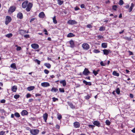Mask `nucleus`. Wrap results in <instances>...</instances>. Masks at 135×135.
Listing matches in <instances>:
<instances>
[{
    "label": "nucleus",
    "mask_w": 135,
    "mask_h": 135,
    "mask_svg": "<svg viewBox=\"0 0 135 135\" xmlns=\"http://www.w3.org/2000/svg\"><path fill=\"white\" fill-rule=\"evenodd\" d=\"M10 67L11 68H13V69H16V65L15 63L12 64L11 65Z\"/></svg>",
    "instance_id": "26"
},
{
    "label": "nucleus",
    "mask_w": 135,
    "mask_h": 135,
    "mask_svg": "<svg viewBox=\"0 0 135 135\" xmlns=\"http://www.w3.org/2000/svg\"><path fill=\"white\" fill-rule=\"evenodd\" d=\"M134 6V4L132 3L131 4V5L130 8H129L128 11L129 12H131Z\"/></svg>",
    "instance_id": "21"
},
{
    "label": "nucleus",
    "mask_w": 135,
    "mask_h": 135,
    "mask_svg": "<svg viewBox=\"0 0 135 135\" xmlns=\"http://www.w3.org/2000/svg\"><path fill=\"white\" fill-rule=\"evenodd\" d=\"M30 120L32 121H35L36 120V118L34 117H31L30 118Z\"/></svg>",
    "instance_id": "55"
},
{
    "label": "nucleus",
    "mask_w": 135,
    "mask_h": 135,
    "mask_svg": "<svg viewBox=\"0 0 135 135\" xmlns=\"http://www.w3.org/2000/svg\"><path fill=\"white\" fill-rule=\"evenodd\" d=\"M82 47L85 50H87L90 48L89 45L87 43H84L82 44Z\"/></svg>",
    "instance_id": "6"
},
{
    "label": "nucleus",
    "mask_w": 135,
    "mask_h": 135,
    "mask_svg": "<svg viewBox=\"0 0 135 135\" xmlns=\"http://www.w3.org/2000/svg\"><path fill=\"white\" fill-rule=\"evenodd\" d=\"M115 91L116 93L118 95L120 94V90L119 88H117Z\"/></svg>",
    "instance_id": "35"
},
{
    "label": "nucleus",
    "mask_w": 135,
    "mask_h": 135,
    "mask_svg": "<svg viewBox=\"0 0 135 135\" xmlns=\"http://www.w3.org/2000/svg\"><path fill=\"white\" fill-rule=\"evenodd\" d=\"M86 27L87 28H92V26L90 24H88V25H87Z\"/></svg>",
    "instance_id": "53"
},
{
    "label": "nucleus",
    "mask_w": 135,
    "mask_h": 135,
    "mask_svg": "<svg viewBox=\"0 0 135 135\" xmlns=\"http://www.w3.org/2000/svg\"><path fill=\"white\" fill-rule=\"evenodd\" d=\"M93 124L98 127H100V123L98 121H94L93 123Z\"/></svg>",
    "instance_id": "11"
},
{
    "label": "nucleus",
    "mask_w": 135,
    "mask_h": 135,
    "mask_svg": "<svg viewBox=\"0 0 135 135\" xmlns=\"http://www.w3.org/2000/svg\"><path fill=\"white\" fill-rule=\"evenodd\" d=\"M88 126L89 128H91L92 130H93L95 126L94 125H92L91 124H89L88 125Z\"/></svg>",
    "instance_id": "38"
},
{
    "label": "nucleus",
    "mask_w": 135,
    "mask_h": 135,
    "mask_svg": "<svg viewBox=\"0 0 135 135\" xmlns=\"http://www.w3.org/2000/svg\"><path fill=\"white\" fill-rule=\"evenodd\" d=\"M6 102V100L4 99H3L1 100L0 102L2 103H4Z\"/></svg>",
    "instance_id": "54"
},
{
    "label": "nucleus",
    "mask_w": 135,
    "mask_h": 135,
    "mask_svg": "<svg viewBox=\"0 0 135 135\" xmlns=\"http://www.w3.org/2000/svg\"><path fill=\"white\" fill-rule=\"evenodd\" d=\"M68 23L70 24L73 25L76 24L77 22L74 20H69L68 21Z\"/></svg>",
    "instance_id": "15"
},
{
    "label": "nucleus",
    "mask_w": 135,
    "mask_h": 135,
    "mask_svg": "<svg viewBox=\"0 0 135 135\" xmlns=\"http://www.w3.org/2000/svg\"><path fill=\"white\" fill-rule=\"evenodd\" d=\"M31 47L34 49H38L39 47V45L36 44H32L31 45Z\"/></svg>",
    "instance_id": "7"
},
{
    "label": "nucleus",
    "mask_w": 135,
    "mask_h": 135,
    "mask_svg": "<svg viewBox=\"0 0 135 135\" xmlns=\"http://www.w3.org/2000/svg\"><path fill=\"white\" fill-rule=\"evenodd\" d=\"M58 91V89L56 88L55 87H53L52 88L51 91L52 92H56Z\"/></svg>",
    "instance_id": "30"
},
{
    "label": "nucleus",
    "mask_w": 135,
    "mask_h": 135,
    "mask_svg": "<svg viewBox=\"0 0 135 135\" xmlns=\"http://www.w3.org/2000/svg\"><path fill=\"white\" fill-rule=\"evenodd\" d=\"M112 9L114 11H116L117 10V5H114L112 6Z\"/></svg>",
    "instance_id": "40"
},
{
    "label": "nucleus",
    "mask_w": 135,
    "mask_h": 135,
    "mask_svg": "<svg viewBox=\"0 0 135 135\" xmlns=\"http://www.w3.org/2000/svg\"><path fill=\"white\" fill-rule=\"evenodd\" d=\"M83 83L84 84H85L86 85H87V84L88 83V82L86 81V80H83Z\"/></svg>",
    "instance_id": "56"
},
{
    "label": "nucleus",
    "mask_w": 135,
    "mask_h": 135,
    "mask_svg": "<svg viewBox=\"0 0 135 135\" xmlns=\"http://www.w3.org/2000/svg\"><path fill=\"white\" fill-rule=\"evenodd\" d=\"M44 65L49 69H50L51 68V65L49 63H45Z\"/></svg>",
    "instance_id": "29"
},
{
    "label": "nucleus",
    "mask_w": 135,
    "mask_h": 135,
    "mask_svg": "<svg viewBox=\"0 0 135 135\" xmlns=\"http://www.w3.org/2000/svg\"><path fill=\"white\" fill-rule=\"evenodd\" d=\"M35 19V18H31L30 20V22H32L34 21Z\"/></svg>",
    "instance_id": "64"
},
{
    "label": "nucleus",
    "mask_w": 135,
    "mask_h": 135,
    "mask_svg": "<svg viewBox=\"0 0 135 135\" xmlns=\"http://www.w3.org/2000/svg\"><path fill=\"white\" fill-rule=\"evenodd\" d=\"M44 31L45 32V34L46 35H48V34L47 33V30L46 29H45L44 30Z\"/></svg>",
    "instance_id": "63"
},
{
    "label": "nucleus",
    "mask_w": 135,
    "mask_h": 135,
    "mask_svg": "<svg viewBox=\"0 0 135 135\" xmlns=\"http://www.w3.org/2000/svg\"><path fill=\"white\" fill-rule=\"evenodd\" d=\"M125 38L127 40L129 41H130L131 40V37H126Z\"/></svg>",
    "instance_id": "51"
},
{
    "label": "nucleus",
    "mask_w": 135,
    "mask_h": 135,
    "mask_svg": "<svg viewBox=\"0 0 135 135\" xmlns=\"http://www.w3.org/2000/svg\"><path fill=\"white\" fill-rule=\"evenodd\" d=\"M102 46L104 48H106L107 46V43H103L102 44Z\"/></svg>",
    "instance_id": "28"
},
{
    "label": "nucleus",
    "mask_w": 135,
    "mask_h": 135,
    "mask_svg": "<svg viewBox=\"0 0 135 135\" xmlns=\"http://www.w3.org/2000/svg\"><path fill=\"white\" fill-rule=\"evenodd\" d=\"M59 90L60 92L64 93L65 92V90L64 88H60Z\"/></svg>",
    "instance_id": "47"
},
{
    "label": "nucleus",
    "mask_w": 135,
    "mask_h": 135,
    "mask_svg": "<svg viewBox=\"0 0 135 135\" xmlns=\"http://www.w3.org/2000/svg\"><path fill=\"white\" fill-rule=\"evenodd\" d=\"M105 27L103 26H101L100 27L99 30L100 31H102L105 30Z\"/></svg>",
    "instance_id": "33"
},
{
    "label": "nucleus",
    "mask_w": 135,
    "mask_h": 135,
    "mask_svg": "<svg viewBox=\"0 0 135 135\" xmlns=\"http://www.w3.org/2000/svg\"><path fill=\"white\" fill-rule=\"evenodd\" d=\"M35 62H37L38 64L39 65L40 64V61L38 60L37 59H36L34 60Z\"/></svg>",
    "instance_id": "44"
},
{
    "label": "nucleus",
    "mask_w": 135,
    "mask_h": 135,
    "mask_svg": "<svg viewBox=\"0 0 135 135\" xmlns=\"http://www.w3.org/2000/svg\"><path fill=\"white\" fill-rule=\"evenodd\" d=\"M24 37L26 38H29L30 37V36L29 35H24Z\"/></svg>",
    "instance_id": "58"
},
{
    "label": "nucleus",
    "mask_w": 135,
    "mask_h": 135,
    "mask_svg": "<svg viewBox=\"0 0 135 135\" xmlns=\"http://www.w3.org/2000/svg\"><path fill=\"white\" fill-rule=\"evenodd\" d=\"M44 72V73L46 74H48L49 72V71L47 69H45Z\"/></svg>",
    "instance_id": "49"
},
{
    "label": "nucleus",
    "mask_w": 135,
    "mask_h": 135,
    "mask_svg": "<svg viewBox=\"0 0 135 135\" xmlns=\"http://www.w3.org/2000/svg\"><path fill=\"white\" fill-rule=\"evenodd\" d=\"M85 79H88L89 80H90V76H88L86 77L85 78Z\"/></svg>",
    "instance_id": "60"
},
{
    "label": "nucleus",
    "mask_w": 135,
    "mask_h": 135,
    "mask_svg": "<svg viewBox=\"0 0 135 135\" xmlns=\"http://www.w3.org/2000/svg\"><path fill=\"white\" fill-rule=\"evenodd\" d=\"M13 36V34L11 33L7 34L6 35V36L8 38L11 37Z\"/></svg>",
    "instance_id": "34"
},
{
    "label": "nucleus",
    "mask_w": 135,
    "mask_h": 135,
    "mask_svg": "<svg viewBox=\"0 0 135 135\" xmlns=\"http://www.w3.org/2000/svg\"><path fill=\"white\" fill-rule=\"evenodd\" d=\"M16 9V7L15 6H11L9 9L8 11V13H12L15 11Z\"/></svg>",
    "instance_id": "4"
},
{
    "label": "nucleus",
    "mask_w": 135,
    "mask_h": 135,
    "mask_svg": "<svg viewBox=\"0 0 135 135\" xmlns=\"http://www.w3.org/2000/svg\"><path fill=\"white\" fill-rule=\"evenodd\" d=\"M15 116L16 117L19 118L20 115L19 113L18 112H15L14 114Z\"/></svg>",
    "instance_id": "37"
},
{
    "label": "nucleus",
    "mask_w": 135,
    "mask_h": 135,
    "mask_svg": "<svg viewBox=\"0 0 135 135\" xmlns=\"http://www.w3.org/2000/svg\"><path fill=\"white\" fill-rule=\"evenodd\" d=\"M21 115L22 116L26 115L28 114L27 111L26 110H23L21 113Z\"/></svg>",
    "instance_id": "16"
},
{
    "label": "nucleus",
    "mask_w": 135,
    "mask_h": 135,
    "mask_svg": "<svg viewBox=\"0 0 135 135\" xmlns=\"http://www.w3.org/2000/svg\"><path fill=\"white\" fill-rule=\"evenodd\" d=\"M100 51L97 49H94L93 50V52L95 53H98L100 52Z\"/></svg>",
    "instance_id": "42"
},
{
    "label": "nucleus",
    "mask_w": 135,
    "mask_h": 135,
    "mask_svg": "<svg viewBox=\"0 0 135 135\" xmlns=\"http://www.w3.org/2000/svg\"><path fill=\"white\" fill-rule=\"evenodd\" d=\"M82 73L84 75L87 76L90 74L91 72L88 68H85Z\"/></svg>",
    "instance_id": "3"
},
{
    "label": "nucleus",
    "mask_w": 135,
    "mask_h": 135,
    "mask_svg": "<svg viewBox=\"0 0 135 135\" xmlns=\"http://www.w3.org/2000/svg\"><path fill=\"white\" fill-rule=\"evenodd\" d=\"M11 21V17L8 16H7L6 17L5 23L6 25H7Z\"/></svg>",
    "instance_id": "5"
},
{
    "label": "nucleus",
    "mask_w": 135,
    "mask_h": 135,
    "mask_svg": "<svg viewBox=\"0 0 135 135\" xmlns=\"http://www.w3.org/2000/svg\"><path fill=\"white\" fill-rule=\"evenodd\" d=\"M42 86L44 87H47L50 86L49 83L47 82H44L41 83Z\"/></svg>",
    "instance_id": "8"
},
{
    "label": "nucleus",
    "mask_w": 135,
    "mask_h": 135,
    "mask_svg": "<svg viewBox=\"0 0 135 135\" xmlns=\"http://www.w3.org/2000/svg\"><path fill=\"white\" fill-rule=\"evenodd\" d=\"M69 43L70 44V47H73L74 46V41L73 40H70L69 41Z\"/></svg>",
    "instance_id": "20"
},
{
    "label": "nucleus",
    "mask_w": 135,
    "mask_h": 135,
    "mask_svg": "<svg viewBox=\"0 0 135 135\" xmlns=\"http://www.w3.org/2000/svg\"><path fill=\"white\" fill-rule=\"evenodd\" d=\"M97 37L99 39H102L103 38V36L100 35H98L97 36Z\"/></svg>",
    "instance_id": "62"
},
{
    "label": "nucleus",
    "mask_w": 135,
    "mask_h": 135,
    "mask_svg": "<svg viewBox=\"0 0 135 135\" xmlns=\"http://www.w3.org/2000/svg\"><path fill=\"white\" fill-rule=\"evenodd\" d=\"M124 4V2L123 0H120L119 4L120 5H122Z\"/></svg>",
    "instance_id": "45"
},
{
    "label": "nucleus",
    "mask_w": 135,
    "mask_h": 135,
    "mask_svg": "<svg viewBox=\"0 0 135 135\" xmlns=\"http://www.w3.org/2000/svg\"><path fill=\"white\" fill-rule=\"evenodd\" d=\"M91 97V94H87V95L85 96L84 97L85 99L86 100H88L90 99V98Z\"/></svg>",
    "instance_id": "27"
},
{
    "label": "nucleus",
    "mask_w": 135,
    "mask_h": 135,
    "mask_svg": "<svg viewBox=\"0 0 135 135\" xmlns=\"http://www.w3.org/2000/svg\"><path fill=\"white\" fill-rule=\"evenodd\" d=\"M48 117V114L47 113H45L43 114V118L46 123L47 122V119Z\"/></svg>",
    "instance_id": "9"
},
{
    "label": "nucleus",
    "mask_w": 135,
    "mask_h": 135,
    "mask_svg": "<svg viewBox=\"0 0 135 135\" xmlns=\"http://www.w3.org/2000/svg\"><path fill=\"white\" fill-rule=\"evenodd\" d=\"M53 20L54 23L55 24H56L57 23V21L56 20V16H54L53 18Z\"/></svg>",
    "instance_id": "39"
},
{
    "label": "nucleus",
    "mask_w": 135,
    "mask_h": 135,
    "mask_svg": "<svg viewBox=\"0 0 135 135\" xmlns=\"http://www.w3.org/2000/svg\"><path fill=\"white\" fill-rule=\"evenodd\" d=\"M20 33L21 35H23L25 33H28V31L27 32L25 30H20Z\"/></svg>",
    "instance_id": "17"
},
{
    "label": "nucleus",
    "mask_w": 135,
    "mask_h": 135,
    "mask_svg": "<svg viewBox=\"0 0 135 135\" xmlns=\"http://www.w3.org/2000/svg\"><path fill=\"white\" fill-rule=\"evenodd\" d=\"M38 17L40 18H43L45 17V15L44 12H41L39 13Z\"/></svg>",
    "instance_id": "12"
},
{
    "label": "nucleus",
    "mask_w": 135,
    "mask_h": 135,
    "mask_svg": "<svg viewBox=\"0 0 135 135\" xmlns=\"http://www.w3.org/2000/svg\"><path fill=\"white\" fill-rule=\"evenodd\" d=\"M112 74L115 76L118 77L119 76V73H117L116 71H114L112 73Z\"/></svg>",
    "instance_id": "25"
},
{
    "label": "nucleus",
    "mask_w": 135,
    "mask_h": 135,
    "mask_svg": "<svg viewBox=\"0 0 135 135\" xmlns=\"http://www.w3.org/2000/svg\"><path fill=\"white\" fill-rule=\"evenodd\" d=\"M103 54L104 55H108L110 52V50H107L106 49H105L104 50H103Z\"/></svg>",
    "instance_id": "13"
},
{
    "label": "nucleus",
    "mask_w": 135,
    "mask_h": 135,
    "mask_svg": "<svg viewBox=\"0 0 135 135\" xmlns=\"http://www.w3.org/2000/svg\"><path fill=\"white\" fill-rule=\"evenodd\" d=\"M35 86H31L28 87L27 89L29 91L35 89Z\"/></svg>",
    "instance_id": "24"
},
{
    "label": "nucleus",
    "mask_w": 135,
    "mask_h": 135,
    "mask_svg": "<svg viewBox=\"0 0 135 135\" xmlns=\"http://www.w3.org/2000/svg\"><path fill=\"white\" fill-rule=\"evenodd\" d=\"M62 118L61 115L60 114L58 113L57 114V118L59 120H60Z\"/></svg>",
    "instance_id": "41"
},
{
    "label": "nucleus",
    "mask_w": 135,
    "mask_h": 135,
    "mask_svg": "<svg viewBox=\"0 0 135 135\" xmlns=\"http://www.w3.org/2000/svg\"><path fill=\"white\" fill-rule=\"evenodd\" d=\"M73 124L74 127L75 128H79L80 126V123L77 122H74L73 123Z\"/></svg>",
    "instance_id": "10"
},
{
    "label": "nucleus",
    "mask_w": 135,
    "mask_h": 135,
    "mask_svg": "<svg viewBox=\"0 0 135 135\" xmlns=\"http://www.w3.org/2000/svg\"><path fill=\"white\" fill-rule=\"evenodd\" d=\"M57 2L58 4L60 6L64 2L63 1H61V0H57Z\"/></svg>",
    "instance_id": "32"
},
{
    "label": "nucleus",
    "mask_w": 135,
    "mask_h": 135,
    "mask_svg": "<svg viewBox=\"0 0 135 135\" xmlns=\"http://www.w3.org/2000/svg\"><path fill=\"white\" fill-rule=\"evenodd\" d=\"M31 96V95L30 93H27L26 95V97L27 98H29Z\"/></svg>",
    "instance_id": "50"
},
{
    "label": "nucleus",
    "mask_w": 135,
    "mask_h": 135,
    "mask_svg": "<svg viewBox=\"0 0 135 135\" xmlns=\"http://www.w3.org/2000/svg\"><path fill=\"white\" fill-rule=\"evenodd\" d=\"M17 89V87L16 86H13L11 88L12 91L14 92H16Z\"/></svg>",
    "instance_id": "18"
},
{
    "label": "nucleus",
    "mask_w": 135,
    "mask_h": 135,
    "mask_svg": "<svg viewBox=\"0 0 135 135\" xmlns=\"http://www.w3.org/2000/svg\"><path fill=\"white\" fill-rule=\"evenodd\" d=\"M128 52L129 53V54L130 55H133V52H132V51H129Z\"/></svg>",
    "instance_id": "59"
},
{
    "label": "nucleus",
    "mask_w": 135,
    "mask_h": 135,
    "mask_svg": "<svg viewBox=\"0 0 135 135\" xmlns=\"http://www.w3.org/2000/svg\"><path fill=\"white\" fill-rule=\"evenodd\" d=\"M16 47H17L16 48V50L17 51H20L21 49V47L20 46H18L17 45L16 46Z\"/></svg>",
    "instance_id": "46"
},
{
    "label": "nucleus",
    "mask_w": 135,
    "mask_h": 135,
    "mask_svg": "<svg viewBox=\"0 0 135 135\" xmlns=\"http://www.w3.org/2000/svg\"><path fill=\"white\" fill-rule=\"evenodd\" d=\"M68 104L71 108L72 109H74L75 108V106L73 105L72 103L70 102H68Z\"/></svg>",
    "instance_id": "22"
},
{
    "label": "nucleus",
    "mask_w": 135,
    "mask_h": 135,
    "mask_svg": "<svg viewBox=\"0 0 135 135\" xmlns=\"http://www.w3.org/2000/svg\"><path fill=\"white\" fill-rule=\"evenodd\" d=\"M75 35L72 33H70L67 35V37H71L74 36Z\"/></svg>",
    "instance_id": "23"
},
{
    "label": "nucleus",
    "mask_w": 135,
    "mask_h": 135,
    "mask_svg": "<svg viewBox=\"0 0 135 135\" xmlns=\"http://www.w3.org/2000/svg\"><path fill=\"white\" fill-rule=\"evenodd\" d=\"M22 7L23 8H26V10L27 12L30 11L33 6V4L30 2L28 3V1L26 0L22 4Z\"/></svg>",
    "instance_id": "1"
},
{
    "label": "nucleus",
    "mask_w": 135,
    "mask_h": 135,
    "mask_svg": "<svg viewBox=\"0 0 135 135\" xmlns=\"http://www.w3.org/2000/svg\"><path fill=\"white\" fill-rule=\"evenodd\" d=\"M30 132L31 134L33 135H36L39 132V130L38 129H31Z\"/></svg>",
    "instance_id": "2"
},
{
    "label": "nucleus",
    "mask_w": 135,
    "mask_h": 135,
    "mask_svg": "<svg viewBox=\"0 0 135 135\" xmlns=\"http://www.w3.org/2000/svg\"><path fill=\"white\" fill-rule=\"evenodd\" d=\"M20 97V95H15L14 96V98L16 99H17Z\"/></svg>",
    "instance_id": "43"
},
{
    "label": "nucleus",
    "mask_w": 135,
    "mask_h": 135,
    "mask_svg": "<svg viewBox=\"0 0 135 135\" xmlns=\"http://www.w3.org/2000/svg\"><path fill=\"white\" fill-rule=\"evenodd\" d=\"M5 132L4 131H0V135H3L4 134Z\"/></svg>",
    "instance_id": "52"
},
{
    "label": "nucleus",
    "mask_w": 135,
    "mask_h": 135,
    "mask_svg": "<svg viewBox=\"0 0 135 135\" xmlns=\"http://www.w3.org/2000/svg\"><path fill=\"white\" fill-rule=\"evenodd\" d=\"M100 64L102 66H104L106 65L105 63H103L102 61L100 62Z\"/></svg>",
    "instance_id": "57"
},
{
    "label": "nucleus",
    "mask_w": 135,
    "mask_h": 135,
    "mask_svg": "<svg viewBox=\"0 0 135 135\" xmlns=\"http://www.w3.org/2000/svg\"><path fill=\"white\" fill-rule=\"evenodd\" d=\"M80 7L82 8H84L85 5L83 4H81L80 5Z\"/></svg>",
    "instance_id": "61"
},
{
    "label": "nucleus",
    "mask_w": 135,
    "mask_h": 135,
    "mask_svg": "<svg viewBox=\"0 0 135 135\" xmlns=\"http://www.w3.org/2000/svg\"><path fill=\"white\" fill-rule=\"evenodd\" d=\"M52 99H53V101L54 102H55L56 101H58V98H55L54 97L52 98Z\"/></svg>",
    "instance_id": "48"
},
{
    "label": "nucleus",
    "mask_w": 135,
    "mask_h": 135,
    "mask_svg": "<svg viewBox=\"0 0 135 135\" xmlns=\"http://www.w3.org/2000/svg\"><path fill=\"white\" fill-rule=\"evenodd\" d=\"M60 84H62L63 86H65L66 85V80H65L60 81Z\"/></svg>",
    "instance_id": "19"
},
{
    "label": "nucleus",
    "mask_w": 135,
    "mask_h": 135,
    "mask_svg": "<svg viewBox=\"0 0 135 135\" xmlns=\"http://www.w3.org/2000/svg\"><path fill=\"white\" fill-rule=\"evenodd\" d=\"M17 17L20 19H22L23 17L22 13L20 12L18 13L17 15Z\"/></svg>",
    "instance_id": "14"
},
{
    "label": "nucleus",
    "mask_w": 135,
    "mask_h": 135,
    "mask_svg": "<svg viewBox=\"0 0 135 135\" xmlns=\"http://www.w3.org/2000/svg\"><path fill=\"white\" fill-rule=\"evenodd\" d=\"M99 71L100 70L99 69L97 71L94 70L93 71V73L95 76H96L97 74H98V72H99Z\"/></svg>",
    "instance_id": "31"
},
{
    "label": "nucleus",
    "mask_w": 135,
    "mask_h": 135,
    "mask_svg": "<svg viewBox=\"0 0 135 135\" xmlns=\"http://www.w3.org/2000/svg\"><path fill=\"white\" fill-rule=\"evenodd\" d=\"M105 123H106V124L108 126L110 125L111 123V122H110L109 120L108 119H107L106 120Z\"/></svg>",
    "instance_id": "36"
}]
</instances>
